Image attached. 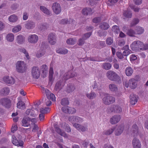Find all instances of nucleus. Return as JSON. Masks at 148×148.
<instances>
[{
  "label": "nucleus",
  "mask_w": 148,
  "mask_h": 148,
  "mask_svg": "<svg viewBox=\"0 0 148 148\" xmlns=\"http://www.w3.org/2000/svg\"><path fill=\"white\" fill-rule=\"evenodd\" d=\"M21 29V27L20 25H17L14 27L12 29V32L13 33H17L20 31Z\"/></svg>",
  "instance_id": "44"
},
{
  "label": "nucleus",
  "mask_w": 148,
  "mask_h": 148,
  "mask_svg": "<svg viewBox=\"0 0 148 148\" xmlns=\"http://www.w3.org/2000/svg\"><path fill=\"white\" fill-rule=\"evenodd\" d=\"M19 51L21 52H23L25 54L26 57L27 59H29V57L28 53L25 49L24 48H21L20 49Z\"/></svg>",
  "instance_id": "48"
},
{
  "label": "nucleus",
  "mask_w": 148,
  "mask_h": 148,
  "mask_svg": "<svg viewBox=\"0 0 148 148\" xmlns=\"http://www.w3.org/2000/svg\"><path fill=\"white\" fill-rule=\"evenodd\" d=\"M62 110L65 113H69L73 114L76 112V110L75 108L66 106L62 108Z\"/></svg>",
  "instance_id": "16"
},
{
  "label": "nucleus",
  "mask_w": 148,
  "mask_h": 148,
  "mask_svg": "<svg viewBox=\"0 0 148 148\" xmlns=\"http://www.w3.org/2000/svg\"><path fill=\"white\" fill-rule=\"evenodd\" d=\"M130 102L132 105L135 104L137 102V99L135 95L134 94H131L130 97Z\"/></svg>",
  "instance_id": "28"
},
{
  "label": "nucleus",
  "mask_w": 148,
  "mask_h": 148,
  "mask_svg": "<svg viewBox=\"0 0 148 148\" xmlns=\"http://www.w3.org/2000/svg\"><path fill=\"white\" fill-rule=\"evenodd\" d=\"M100 28L103 29H106L109 27V25L108 24L105 22L102 23L100 26Z\"/></svg>",
  "instance_id": "45"
},
{
  "label": "nucleus",
  "mask_w": 148,
  "mask_h": 148,
  "mask_svg": "<svg viewBox=\"0 0 148 148\" xmlns=\"http://www.w3.org/2000/svg\"><path fill=\"white\" fill-rule=\"evenodd\" d=\"M82 13L84 15H88L92 14L93 12L90 8H88L83 9L82 10Z\"/></svg>",
  "instance_id": "24"
},
{
  "label": "nucleus",
  "mask_w": 148,
  "mask_h": 148,
  "mask_svg": "<svg viewBox=\"0 0 148 148\" xmlns=\"http://www.w3.org/2000/svg\"><path fill=\"white\" fill-rule=\"evenodd\" d=\"M32 131L34 132H37L38 135L41 133V132L40 130H38V126L35 124H32Z\"/></svg>",
  "instance_id": "31"
},
{
  "label": "nucleus",
  "mask_w": 148,
  "mask_h": 148,
  "mask_svg": "<svg viewBox=\"0 0 148 148\" xmlns=\"http://www.w3.org/2000/svg\"><path fill=\"white\" fill-rule=\"evenodd\" d=\"M39 118L40 121H43L45 119V114L40 113L39 116Z\"/></svg>",
  "instance_id": "58"
},
{
  "label": "nucleus",
  "mask_w": 148,
  "mask_h": 148,
  "mask_svg": "<svg viewBox=\"0 0 148 148\" xmlns=\"http://www.w3.org/2000/svg\"><path fill=\"white\" fill-rule=\"evenodd\" d=\"M133 73L132 69L130 67H127L125 70V73L127 76H131Z\"/></svg>",
  "instance_id": "37"
},
{
  "label": "nucleus",
  "mask_w": 148,
  "mask_h": 148,
  "mask_svg": "<svg viewBox=\"0 0 148 148\" xmlns=\"http://www.w3.org/2000/svg\"><path fill=\"white\" fill-rule=\"evenodd\" d=\"M72 21V20L71 21H68L66 19H62L60 21V23L62 24H65L68 23H70L71 21Z\"/></svg>",
  "instance_id": "55"
},
{
  "label": "nucleus",
  "mask_w": 148,
  "mask_h": 148,
  "mask_svg": "<svg viewBox=\"0 0 148 148\" xmlns=\"http://www.w3.org/2000/svg\"><path fill=\"white\" fill-rule=\"evenodd\" d=\"M121 118L119 115L114 116L110 119V122L112 124H115L120 121Z\"/></svg>",
  "instance_id": "19"
},
{
  "label": "nucleus",
  "mask_w": 148,
  "mask_h": 148,
  "mask_svg": "<svg viewBox=\"0 0 148 148\" xmlns=\"http://www.w3.org/2000/svg\"><path fill=\"white\" fill-rule=\"evenodd\" d=\"M86 95L88 98L91 99H93L96 96V95L93 92L87 94Z\"/></svg>",
  "instance_id": "49"
},
{
  "label": "nucleus",
  "mask_w": 148,
  "mask_h": 148,
  "mask_svg": "<svg viewBox=\"0 0 148 148\" xmlns=\"http://www.w3.org/2000/svg\"><path fill=\"white\" fill-rule=\"evenodd\" d=\"M130 60L131 61H134L137 59V56L134 54H132L130 56Z\"/></svg>",
  "instance_id": "61"
},
{
  "label": "nucleus",
  "mask_w": 148,
  "mask_h": 148,
  "mask_svg": "<svg viewBox=\"0 0 148 148\" xmlns=\"http://www.w3.org/2000/svg\"><path fill=\"white\" fill-rule=\"evenodd\" d=\"M69 121L73 124L74 127L80 132H84L88 130L87 126L86 124L80 125L77 124L83 121L82 119L77 116H72L70 117Z\"/></svg>",
  "instance_id": "1"
},
{
  "label": "nucleus",
  "mask_w": 148,
  "mask_h": 148,
  "mask_svg": "<svg viewBox=\"0 0 148 148\" xmlns=\"http://www.w3.org/2000/svg\"><path fill=\"white\" fill-rule=\"evenodd\" d=\"M123 84L126 88L129 87L132 89H135L137 86V81L134 78H131L129 79L128 83L124 82Z\"/></svg>",
  "instance_id": "4"
},
{
  "label": "nucleus",
  "mask_w": 148,
  "mask_h": 148,
  "mask_svg": "<svg viewBox=\"0 0 148 148\" xmlns=\"http://www.w3.org/2000/svg\"><path fill=\"white\" fill-rule=\"evenodd\" d=\"M100 21V18H95L93 20V22L94 23H97Z\"/></svg>",
  "instance_id": "64"
},
{
  "label": "nucleus",
  "mask_w": 148,
  "mask_h": 148,
  "mask_svg": "<svg viewBox=\"0 0 148 148\" xmlns=\"http://www.w3.org/2000/svg\"><path fill=\"white\" fill-rule=\"evenodd\" d=\"M42 75L43 77H45L48 73V67L46 65H43L42 66Z\"/></svg>",
  "instance_id": "32"
},
{
  "label": "nucleus",
  "mask_w": 148,
  "mask_h": 148,
  "mask_svg": "<svg viewBox=\"0 0 148 148\" xmlns=\"http://www.w3.org/2000/svg\"><path fill=\"white\" fill-rule=\"evenodd\" d=\"M38 37L36 34H32L29 36L27 38L28 41L31 43H36L38 40Z\"/></svg>",
  "instance_id": "10"
},
{
  "label": "nucleus",
  "mask_w": 148,
  "mask_h": 148,
  "mask_svg": "<svg viewBox=\"0 0 148 148\" xmlns=\"http://www.w3.org/2000/svg\"><path fill=\"white\" fill-rule=\"evenodd\" d=\"M39 110L40 113L44 114H47L50 111V109L47 107H45L43 106L40 108Z\"/></svg>",
  "instance_id": "27"
},
{
  "label": "nucleus",
  "mask_w": 148,
  "mask_h": 148,
  "mask_svg": "<svg viewBox=\"0 0 148 148\" xmlns=\"http://www.w3.org/2000/svg\"><path fill=\"white\" fill-rule=\"evenodd\" d=\"M12 143L15 146L18 147H23V141L18 140L14 135L12 136Z\"/></svg>",
  "instance_id": "14"
},
{
  "label": "nucleus",
  "mask_w": 148,
  "mask_h": 148,
  "mask_svg": "<svg viewBox=\"0 0 148 148\" xmlns=\"http://www.w3.org/2000/svg\"><path fill=\"white\" fill-rule=\"evenodd\" d=\"M116 55L118 57L119 59H122L123 58V56L121 52H117Z\"/></svg>",
  "instance_id": "63"
},
{
  "label": "nucleus",
  "mask_w": 148,
  "mask_h": 148,
  "mask_svg": "<svg viewBox=\"0 0 148 148\" xmlns=\"http://www.w3.org/2000/svg\"><path fill=\"white\" fill-rule=\"evenodd\" d=\"M52 8L53 12L56 14H58L61 12V7L58 3L55 2L53 3Z\"/></svg>",
  "instance_id": "9"
},
{
  "label": "nucleus",
  "mask_w": 148,
  "mask_h": 148,
  "mask_svg": "<svg viewBox=\"0 0 148 148\" xmlns=\"http://www.w3.org/2000/svg\"><path fill=\"white\" fill-rule=\"evenodd\" d=\"M110 110L112 112L118 113L121 112L122 110L121 107L117 106H113L110 108Z\"/></svg>",
  "instance_id": "22"
},
{
  "label": "nucleus",
  "mask_w": 148,
  "mask_h": 148,
  "mask_svg": "<svg viewBox=\"0 0 148 148\" xmlns=\"http://www.w3.org/2000/svg\"><path fill=\"white\" fill-rule=\"evenodd\" d=\"M40 10L44 14L47 15H49L50 14V11L47 8L43 6H40Z\"/></svg>",
  "instance_id": "35"
},
{
  "label": "nucleus",
  "mask_w": 148,
  "mask_h": 148,
  "mask_svg": "<svg viewBox=\"0 0 148 148\" xmlns=\"http://www.w3.org/2000/svg\"><path fill=\"white\" fill-rule=\"evenodd\" d=\"M132 146L133 148H141V143L138 139L134 138L132 141Z\"/></svg>",
  "instance_id": "18"
},
{
  "label": "nucleus",
  "mask_w": 148,
  "mask_h": 148,
  "mask_svg": "<svg viewBox=\"0 0 148 148\" xmlns=\"http://www.w3.org/2000/svg\"><path fill=\"white\" fill-rule=\"evenodd\" d=\"M41 90L43 92H45L47 97L48 99L51 100L53 101H56V97L55 95L53 93H52L47 89H45V88L43 86H41Z\"/></svg>",
  "instance_id": "7"
},
{
  "label": "nucleus",
  "mask_w": 148,
  "mask_h": 148,
  "mask_svg": "<svg viewBox=\"0 0 148 148\" xmlns=\"http://www.w3.org/2000/svg\"><path fill=\"white\" fill-rule=\"evenodd\" d=\"M109 88L111 91L113 92H115L118 90L117 86L113 84H110L109 86Z\"/></svg>",
  "instance_id": "34"
},
{
  "label": "nucleus",
  "mask_w": 148,
  "mask_h": 148,
  "mask_svg": "<svg viewBox=\"0 0 148 148\" xmlns=\"http://www.w3.org/2000/svg\"><path fill=\"white\" fill-rule=\"evenodd\" d=\"M45 54V51L43 50H39L36 54V56L38 58H40L43 56Z\"/></svg>",
  "instance_id": "39"
},
{
  "label": "nucleus",
  "mask_w": 148,
  "mask_h": 148,
  "mask_svg": "<svg viewBox=\"0 0 148 148\" xmlns=\"http://www.w3.org/2000/svg\"><path fill=\"white\" fill-rule=\"evenodd\" d=\"M112 30L116 33H118L119 31V29L118 26L114 25L112 27Z\"/></svg>",
  "instance_id": "53"
},
{
  "label": "nucleus",
  "mask_w": 148,
  "mask_h": 148,
  "mask_svg": "<svg viewBox=\"0 0 148 148\" xmlns=\"http://www.w3.org/2000/svg\"><path fill=\"white\" fill-rule=\"evenodd\" d=\"M143 46L140 48V49L144 50H146L148 49V44H145V45L143 44Z\"/></svg>",
  "instance_id": "62"
},
{
  "label": "nucleus",
  "mask_w": 148,
  "mask_h": 148,
  "mask_svg": "<svg viewBox=\"0 0 148 148\" xmlns=\"http://www.w3.org/2000/svg\"><path fill=\"white\" fill-rule=\"evenodd\" d=\"M9 89L8 88H5L1 90V94L4 95L8 94L9 92Z\"/></svg>",
  "instance_id": "46"
},
{
  "label": "nucleus",
  "mask_w": 148,
  "mask_h": 148,
  "mask_svg": "<svg viewBox=\"0 0 148 148\" xmlns=\"http://www.w3.org/2000/svg\"><path fill=\"white\" fill-rule=\"evenodd\" d=\"M6 39L7 41L9 42L13 41L14 39V36L12 33L8 34L6 37Z\"/></svg>",
  "instance_id": "36"
},
{
  "label": "nucleus",
  "mask_w": 148,
  "mask_h": 148,
  "mask_svg": "<svg viewBox=\"0 0 148 148\" xmlns=\"http://www.w3.org/2000/svg\"><path fill=\"white\" fill-rule=\"evenodd\" d=\"M17 126L15 125H13L11 128V131L12 132L14 133L17 130Z\"/></svg>",
  "instance_id": "59"
},
{
  "label": "nucleus",
  "mask_w": 148,
  "mask_h": 148,
  "mask_svg": "<svg viewBox=\"0 0 148 148\" xmlns=\"http://www.w3.org/2000/svg\"><path fill=\"white\" fill-rule=\"evenodd\" d=\"M132 128L133 130V133L135 134V135H137L138 134V131L137 126L136 125H134L133 126Z\"/></svg>",
  "instance_id": "50"
},
{
  "label": "nucleus",
  "mask_w": 148,
  "mask_h": 148,
  "mask_svg": "<svg viewBox=\"0 0 148 148\" xmlns=\"http://www.w3.org/2000/svg\"><path fill=\"white\" fill-rule=\"evenodd\" d=\"M38 111V109H36L34 110H33L32 109H28L26 111V114L27 115H30L33 117L35 118L36 117L38 114V113H36V112Z\"/></svg>",
  "instance_id": "17"
},
{
  "label": "nucleus",
  "mask_w": 148,
  "mask_h": 148,
  "mask_svg": "<svg viewBox=\"0 0 148 148\" xmlns=\"http://www.w3.org/2000/svg\"><path fill=\"white\" fill-rule=\"evenodd\" d=\"M113 42V39L111 38H108L106 40V43L108 45H111Z\"/></svg>",
  "instance_id": "57"
},
{
  "label": "nucleus",
  "mask_w": 148,
  "mask_h": 148,
  "mask_svg": "<svg viewBox=\"0 0 148 148\" xmlns=\"http://www.w3.org/2000/svg\"><path fill=\"white\" fill-rule=\"evenodd\" d=\"M26 69V64L23 61H18L16 64V69L18 72L22 73Z\"/></svg>",
  "instance_id": "3"
},
{
  "label": "nucleus",
  "mask_w": 148,
  "mask_h": 148,
  "mask_svg": "<svg viewBox=\"0 0 148 148\" xmlns=\"http://www.w3.org/2000/svg\"><path fill=\"white\" fill-rule=\"evenodd\" d=\"M114 130V127H112L104 131L103 134L106 135H109L113 133Z\"/></svg>",
  "instance_id": "41"
},
{
  "label": "nucleus",
  "mask_w": 148,
  "mask_h": 148,
  "mask_svg": "<svg viewBox=\"0 0 148 148\" xmlns=\"http://www.w3.org/2000/svg\"><path fill=\"white\" fill-rule=\"evenodd\" d=\"M32 74L34 78L36 79L38 78L40 76V72L38 67H33L32 69Z\"/></svg>",
  "instance_id": "11"
},
{
  "label": "nucleus",
  "mask_w": 148,
  "mask_h": 148,
  "mask_svg": "<svg viewBox=\"0 0 148 148\" xmlns=\"http://www.w3.org/2000/svg\"><path fill=\"white\" fill-rule=\"evenodd\" d=\"M30 118L29 117H24L22 120V125L24 127H27L30 125L29 122Z\"/></svg>",
  "instance_id": "21"
},
{
  "label": "nucleus",
  "mask_w": 148,
  "mask_h": 148,
  "mask_svg": "<svg viewBox=\"0 0 148 148\" xmlns=\"http://www.w3.org/2000/svg\"><path fill=\"white\" fill-rule=\"evenodd\" d=\"M8 21L10 22L14 23L18 19V17L15 14L10 15L8 18Z\"/></svg>",
  "instance_id": "30"
},
{
  "label": "nucleus",
  "mask_w": 148,
  "mask_h": 148,
  "mask_svg": "<svg viewBox=\"0 0 148 148\" xmlns=\"http://www.w3.org/2000/svg\"><path fill=\"white\" fill-rule=\"evenodd\" d=\"M25 40V38L22 35H19L17 36L16 41L18 44H21L24 43Z\"/></svg>",
  "instance_id": "23"
},
{
  "label": "nucleus",
  "mask_w": 148,
  "mask_h": 148,
  "mask_svg": "<svg viewBox=\"0 0 148 148\" xmlns=\"http://www.w3.org/2000/svg\"><path fill=\"white\" fill-rule=\"evenodd\" d=\"M144 32V29L140 26H138L136 28V34H143Z\"/></svg>",
  "instance_id": "38"
},
{
  "label": "nucleus",
  "mask_w": 148,
  "mask_h": 148,
  "mask_svg": "<svg viewBox=\"0 0 148 148\" xmlns=\"http://www.w3.org/2000/svg\"><path fill=\"white\" fill-rule=\"evenodd\" d=\"M106 76L109 79L113 81L117 80L120 78L117 74L111 71H109L107 72Z\"/></svg>",
  "instance_id": "6"
},
{
  "label": "nucleus",
  "mask_w": 148,
  "mask_h": 148,
  "mask_svg": "<svg viewBox=\"0 0 148 148\" xmlns=\"http://www.w3.org/2000/svg\"><path fill=\"white\" fill-rule=\"evenodd\" d=\"M143 43L140 41H135L134 42L130 45L132 49L136 51V50L140 49L142 46H143Z\"/></svg>",
  "instance_id": "8"
},
{
  "label": "nucleus",
  "mask_w": 148,
  "mask_h": 148,
  "mask_svg": "<svg viewBox=\"0 0 148 148\" xmlns=\"http://www.w3.org/2000/svg\"><path fill=\"white\" fill-rule=\"evenodd\" d=\"M75 75L74 74H71V72H69L67 73V74H66L64 77V79H67L69 78L73 77Z\"/></svg>",
  "instance_id": "47"
},
{
  "label": "nucleus",
  "mask_w": 148,
  "mask_h": 148,
  "mask_svg": "<svg viewBox=\"0 0 148 148\" xmlns=\"http://www.w3.org/2000/svg\"><path fill=\"white\" fill-rule=\"evenodd\" d=\"M127 34L130 36H134L135 34H136V32H135L132 29H130L128 30Z\"/></svg>",
  "instance_id": "51"
},
{
  "label": "nucleus",
  "mask_w": 148,
  "mask_h": 148,
  "mask_svg": "<svg viewBox=\"0 0 148 148\" xmlns=\"http://www.w3.org/2000/svg\"><path fill=\"white\" fill-rule=\"evenodd\" d=\"M123 15L125 18H129L131 17L132 14L130 11H124L123 12Z\"/></svg>",
  "instance_id": "43"
},
{
  "label": "nucleus",
  "mask_w": 148,
  "mask_h": 148,
  "mask_svg": "<svg viewBox=\"0 0 148 148\" xmlns=\"http://www.w3.org/2000/svg\"><path fill=\"white\" fill-rule=\"evenodd\" d=\"M25 27L27 29H32L35 27L34 23L31 21L27 22L25 24Z\"/></svg>",
  "instance_id": "26"
},
{
  "label": "nucleus",
  "mask_w": 148,
  "mask_h": 148,
  "mask_svg": "<svg viewBox=\"0 0 148 148\" xmlns=\"http://www.w3.org/2000/svg\"><path fill=\"white\" fill-rule=\"evenodd\" d=\"M1 102L2 104L5 106V107H7V106H9L10 105V100L8 98H5L1 100Z\"/></svg>",
  "instance_id": "33"
},
{
  "label": "nucleus",
  "mask_w": 148,
  "mask_h": 148,
  "mask_svg": "<svg viewBox=\"0 0 148 148\" xmlns=\"http://www.w3.org/2000/svg\"><path fill=\"white\" fill-rule=\"evenodd\" d=\"M3 81L6 84H12L14 83L15 80L12 77H9L8 76L4 77L3 78Z\"/></svg>",
  "instance_id": "12"
},
{
  "label": "nucleus",
  "mask_w": 148,
  "mask_h": 148,
  "mask_svg": "<svg viewBox=\"0 0 148 148\" xmlns=\"http://www.w3.org/2000/svg\"><path fill=\"white\" fill-rule=\"evenodd\" d=\"M114 128L115 135L119 136L123 133L124 130V127L122 125L116 126L114 127Z\"/></svg>",
  "instance_id": "13"
},
{
  "label": "nucleus",
  "mask_w": 148,
  "mask_h": 148,
  "mask_svg": "<svg viewBox=\"0 0 148 148\" xmlns=\"http://www.w3.org/2000/svg\"><path fill=\"white\" fill-rule=\"evenodd\" d=\"M53 69L52 67H50L49 69V84L50 86L52 84L54 80V78L53 77Z\"/></svg>",
  "instance_id": "20"
},
{
  "label": "nucleus",
  "mask_w": 148,
  "mask_h": 148,
  "mask_svg": "<svg viewBox=\"0 0 148 148\" xmlns=\"http://www.w3.org/2000/svg\"><path fill=\"white\" fill-rule=\"evenodd\" d=\"M129 46L128 45H126L124 49L125 50L123 52V55L125 56H127L131 53V51L129 49Z\"/></svg>",
  "instance_id": "29"
},
{
  "label": "nucleus",
  "mask_w": 148,
  "mask_h": 148,
  "mask_svg": "<svg viewBox=\"0 0 148 148\" xmlns=\"http://www.w3.org/2000/svg\"><path fill=\"white\" fill-rule=\"evenodd\" d=\"M17 107L20 109H23L25 108V104L22 101H19L17 103Z\"/></svg>",
  "instance_id": "40"
},
{
  "label": "nucleus",
  "mask_w": 148,
  "mask_h": 148,
  "mask_svg": "<svg viewBox=\"0 0 148 148\" xmlns=\"http://www.w3.org/2000/svg\"><path fill=\"white\" fill-rule=\"evenodd\" d=\"M48 41L52 45L55 44L56 42V36L55 34H50L48 37Z\"/></svg>",
  "instance_id": "15"
},
{
  "label": "nucleus",
  "mask_w": 148,
  "mask_h": 148,
  "mask_svg": "<svg viewBox=\"0 0 148 148\" xmlns=\"http://www.w3.org/2000/svg\"><path fill=\"white\" fill-rule=\"evenodd\" d=\"M103 103L105 104L109 105L113 103L115 101L114 98L108 94L104 95L102 99Z\"/></svg>",
  "instance_id": "5"
},
{
  "label": "nucleus",
  "mask_w": 148,
  "mask_h": 148,
  "mask_svg": "<svg viewBox=\"0 0 148 148\" xmlns=\"http://www.w3.org/2000/svg\"><path fill=\"white\" fill-rule=\"evenodd\" d=\"M56 52L60 54H65L68 53V50L66 49L62 48H58L56 50Z\"/></svg>",
  "instance_id": "25"
},
{
  "label": "nucleus",
  "mask_w": 148,
  "mask_h": 148,
  "mask_svg": "<svg viewBox=\"0 0 148 148\" xmlns=\"http://www.w3.org/2000/svg\"><path fill=\"white\" fill-rule=\"evenodd\" d=\"M69 102L67 99L64 98L63 99L61 102V104L63 105H66L68 104Z\"/></svg>",
  "instance_id": "54"
},
{
  "label": "nucleus",
  "mask_w": 148,
  "mask_h": 148,
  "mask_svg": "<svg viewBox=\"0 0 148 148\" xmlns=\"http://www.w3.org/2000/svg\"><path fill=\"white\" fill-rule=\"evenodd\" d=\"M76 41V39L75 38H70L67 40L66 43L69 45H74Z\"/></svg>",
  "instance_id": "42"
},
{
  "label": "nucleus",
  "mask_w": 148,
  "mask_h": 148,
  "mask_svg": "<svg viewBox=\"0 0 148 148\" xmlns=\"http://www.w3.org/2000/svg\"><path fill=\"white\" fill-rule=\"evenodd\" d=\"M103 68L106 69L108 70L110 69L111 67V64L110 63H105L103 65Z\"/></svg>",
  "instance_id": "52"
},
{
  "label": "nucleus",
  "mask_w": 148,
  "mask_h": 148,
  "mask_svg": "<svg viewBox=\"0 0 148 148\" xmlns=\"http://www.w3.org/2000/svg\"><path fill=\"white\" fill-rule=\"evenodd\" d=\"M75 89L74 87L73 86H71L69 87L68 89L67 90V91L69 92L73 91Z\"/></svg>",
  "instance_id": "56"
},
{
  "label": "nucleus",
  "mask_w": 148,
  "mask_h": 148,
  "mask_svg": "<svg viewBox=\"0 0 148 148\" xmlns=\"http://www.w3.org/2000/svg\"><path fill=\"white\" fill-rule=\"evenodd\" d=\"M54 126L56 132L61 136L64 137H67L68 136L63 131V130H65L67 132H70L71 131V128L69 125L65 123L60 124L59 126L54 124Z\"/></svg>",
  "instance_id": "2"
},
{
  "label": "nucleus",
  "mask_w": 148,
  "mask_h": 148,
  "mask_svg": "<svg viewBox=\"0 0 148 148\" xmlns=\"http://www.w3.org/2000/svg\"><path fill=\"white\" fill-rule=\"evenodd\" d=\"M28 14L27 12H25L23 14V19L24 20H26L28 18Z\"/></svg>",
  "instance_id": "60"
}]
</instances>
